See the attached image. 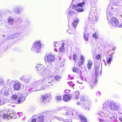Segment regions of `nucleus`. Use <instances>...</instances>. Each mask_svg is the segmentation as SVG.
Masks as SVG:
<instances>
[{"mask_svg":"<svg viewBox=\"0 0 122 122\" xmlns=\"http://www.w3.org/2000/svg\"><path fill=\"white\" fill-rule=\"evenodd\" d=\"M103 112L99 113L100 116L105 117L108 116V114L109 110L112 111H117L119 109V106L116 103L112 101H106L103 104Z\"/></svg>","mask_w":122,"mask_h":122,"instance_id":"obj_1","label":"nucleus"},{"mask_svg":"<svg viewBox=\"0 0 122 122\" xmlns=\"http://www.w3.org/2000/svg\"><path fill=\"white\" fill-rule=\"evenodd\" d=\"M36 69L38 71V72L39 75L43 77L45 79L46 82V83H44V84L43 80H41L43 81V86H44L45 84L47 85L46 83H51L53 81L54 77L53 76V74H51V75L50 76L48 74L47 75L46 73L47 72L46 69L43 65H42L38 64L36 67ZM47 85L48 87V85Z\"/></svg>","mask_w":122,"mask_h":122,"instance_id":"obj_2","label":"nucleus"},{"mask_svg":"<svg viewBox=\"0 0 122 122\" xmlns=\"http://www.w3.org/2000/svg\"><path fill=\"white\" fill-rule=\"evenodd\" d=\"M31 86L32 87V88H30V90H29V91L30 93L32 91H37L44 89L48 86V85L45 84L43 86L42 80H40L32 82L31 83Z\"/></svg>","mask_w":122,"mask_h":122,"instance_id":"obj_3","label":"nucleus"},{"mask_svg":"<svg viewBox=\"0 0 122 122\" xmlns=\"http://www.w3.org/2000/svg\"><path fill=\"white\" fill-rule=\"evenodd\" d=\"M112 4L110 2V3L108 5V7L107 8V19L109 20L113 17V15L110 12L111 11H113L117 9V6L118 5H116L114 4H113V5H112Z\"/></svg>","mask_w":122,"mask_h":122,"instance_id":"obj_4","label":"nucleus"},{"mask_svg":"<svg viewBox=\"0 0 122 122\" xmlns=\"http://www.w3.org/2000/svg\"><path fill=\"white\" fill-rule=\"evenodd\" d=\"M81 100V103H80L79 102H77L76 103L77 104L79 105L80 104L81 106L84 108L85 110H88L90 109V101L86 100H85L83 98Z\"/></svg>","mask_w":122,"mask_h":122,"instance_id":"obj_5","label":"nucleus"},{"mask_svg":"<svg viewBox=\"0 0 122 122\" xmlns=\"http://www.w3.org/2000/svg\"><path fill=\"white\" fill-rule=\"evenodd\" d=\"M41 44L40 41H37L34 43L31 48L33 51L39 52L41 51Z\"/></svg>","mask_w":122,"mask_h":122,"instance_id":"obj_6","label":"nucleus"},{"mask_svg":"<svg viewBox=\"0 0 122 122\" xmlns=\"http://www.w3.org/2000/svg\"><path fill=\"white\" fill-rule=\"evenodd\" d=\"M44 59L46 64L48 62L51 63L55 60V56L51 54L46 55L44 57Z\"/></svg>","mask_w":122,"mask_h":122,"instance_id":"obj_7","label":"nucleus"},{"mask_svg":"<svg viewBox=\"0 0 122 122\" xmlns=\"http://www.w3.org/2000/svg\"><path fill=\"white\" fill-rule=\"evenodd\" d=\"M88 20L92 24H93L98 21V18L96 16L94 17L92 14H90L88 17Z\"/></svg>","mask_w":122,"mask_h":122,"instance_id":"obj_8","label":"nucleus"},{"mask_svg":"<svg viewBox=\"0 0 122 122\" xmlns=\"http://www.w3.org/2000/svg\"><path fill=\"white\" fill-rule=\"evenodd\" d=\"M110 23L113 26L119 27L120 26L119 25V22L117 20L115 17H113L109 20Z\"/></svg>","mask_w":122,"mask_h":122,"instance_id":"obj_9","label":"nucleus"},{"mask_svg":"<svg viewBox=\"0 0 122 122\" xmlns=\"http://www.w3.org/2000/svg\"><path fill=\"white\" fill-rule=\"evenodd\" d=\"M51 96L49 94H47L44 95L42 96L41 99V102L43 103H45L47 100H48L51 98Z\"/></svg>","mask_w":122,"mask_h":122,"instance_id":"obj_10","label":"nucleus"},{"mask_svg":"<svg viewBox=\"0 0 122 122\" xmlns=\"http://www.w3.org/2000/svg\"><path fill=\"white\" fill-rule=\"evenodd\" d=\"M73 116L74 118H77L79 117L82 122H86V119L85 117L79 114L76 111L75 113H73Z\"/></svg>","mask_w":122,"mask_h":122,"instance_id":"obj_11","label":"nucleus"},{"mask_svg":"<svg viewBox=\"0 0 122 122\" xmlns=\"http://www.w3.org/2000/svg\"><path fill=\"white\" fill-rule=\"evenodd\" d=\"M20 83L19 81H12L10 83V84H13L14 88V89L16 90H18L20 88Z\"/></svg>","mask_w":122,"mask_h":122,"instance_id":"obj_12","label":"nucleus"},{"mask_svg":"<svg viewBox=\"0 0 122 122\" xmlns=\"http://www.w3.org/2000/svg\"><path fill=\"white\" fill-rule=\"evenodd\" d=\"M65 112L66 115H73V113L76 112V111L70 108H66L65 109Z\"/></svg>","mask_w":122,"mask_h":122,"instance_id":"obj_13","label":"nucleus"},{"mask_svg":"<svg viewBox=\"0 0 122 122\" xmlns=\"http://www.w3.org/2000/svg\"><path fill=\"white\" fill-rule=\"evenodd\" d=\"M9 114V117L10 119L16 118V113L13 111L12 110H10L8 112Z\"/></svg>","mask_w":122,"mask_h":122,"instance_id":"obj_14","label":"nucleus"},{"mask_svg":"<svg viewBox=\"0 0 122 122\" xmlns=\"http://www.w3.org/2000/svg\"><path fill=\"white\" fill-rule=\"evenodd\" d=\"M14 21V20L13 17H10L8 18V22L7 25L8 28H10L13 25Z\"/></svg>","mask_w":122,"mask_h":122,"instance_id":"obj_15","label":"nucleus"},{"mask_svg":"<svg viewBox=\"0 0 122 122\" xmlns=\"http://www.w3.org/2000/svg\"><path fill=\"white\" fill-rule=\"evenodd\" d=\"M87 28L85 27L84 29V32L83 37L85 41H88V38L89 37V33L87 31Z\"/></svg>","mask_w":122,"mask_h":122,"instance_id":"obj_16","label":"nucleus"},{"mask_svg":"<svg viewBox=\"0 0 122 122\" xmlns=\"http://www.w3.org/2000/svg\"><path fill=\"white\" fill-rule=\"evenodd\" d=\"M79 92L78 90H76L73 92L72 94V97L75 99L77 100L79 98Z\"/></svg>","mask_w":122,"mask_h":122,"instance_id":"obj_17","label":"nucleus"},{"mask_svg":"<svg viewBox=\"0 0 122 122\" xmlns=\"http://www.w3.org/2000/svg\"><path fill=\"white\" fill-rule=\"evenodd\" d=\"M108 114V116L106 117H109L110 119L113 120H115L117 118V116L116 114H114L112 113H110L109 114V112Z\"/></svg>","mask_w":122,"mask_h":122,"instance_id":"obj_18","label":"nucleus"},{"mask_svg":"<svg viewBox=\"0 0 122 122\" xmlns=\"http://www.w3.org/2000/svg\"><path fill=\"white\" fill-rule=\"evenodd\" d=\"M54 118L58 120L63 121L65 122H71L72 121V120L71 119H64L61 117L57 116L54 117Z\"/></svg>","mask_w":122,"mask_h":122,"instance_id":"obj_19","label":"nucleus"},{"mask_svg":"<svg viewBox=\"0 0 122 122\" xmlns=\"http://www.w3.org/2000/svg\"><path fill=\"white\" fill-rule=\"evenodd\" d=\"M13 10L15 13L18 14H20L21 13V10L19 6H16L14 7Z\"/></svg>","mask_w":122,"mask_h":122,"instance_id":"obj_20","label":"nucleus"},{"mask_svg":"<svg viewBox=\"0 0 122 122\" xmlns=\"http://www.w3.org/2000/svg\"><path fill=\"white\" fill-rule=\"evenodd\" d=\"M71 98V97L69 95H65L63 97V100L66 102L70 101Z\"/></svg>","mask_w":122,"mask_h":122,"instance_id":"obj_21","label":"nucleus"},{"mask_svg":"<svg viewBox=\"0 0 122 122\" xmlns=\"http://www.w3.org/2000/svg\"><path fill=\"white\" fill-rule=\"evenodd\" d=\"M93 65V62L90 60H88L87 64V67L89 70H90Z\"/></svg>","mask_w":122,"mask_h":122,"instance_id":"obj_22","label":"nucleus"},{"mask_svg":"<svg viewBox=\"0 0 122 122\" xmlns=\"http://www.w3.org/2000/svg\"><path fill=\"white\" fill-rule=\"evenodd\" d=\"M25 100L24 97H19L17 102V103L19 104L23 102Z\"/></svg>","mask_w":122,"mask_h":122,"instance_id":"obj_23","label":"nucleus"},{"mask_svg":"<svg viewBox=\"0 0 122 122\" xmlns=\"http://www.w3.org/2000/svg\"><path fill=\"white\" fill-rule=\"evenodd\" d=\"M69 14L68 15V17L69 18H71L72 17V16L75 14L74 12V9H73L71 11L68 13Z\"/></svg>","mask_w":122,"mask_h":122,"instance_id":"obj_24","label":"nucleus"},{"mask_svg":"<svg viewBox=\"0 0 122 122\" xmlns=\"http://www.w3.org/2000/svg\"><path fill=\"white\" fill-rule=\"evenodd\" d=\"M44 120L45 118L43 116H40L38 117L37 121L38 122H44Z\"/></svg>","mask_w":122,"mask_h":122,"instance_id":"obj_25","label":"nucleus"},{"mask_svg":"<svg viewBox=\"0 0 122 122\" xmlns=\"http://www.w3.org/2000/svg\"><path fill=\"white\" fill-rule=\"evenodd\" d=\"M79 21V20L78 19H77L75 20L72 23V26L74 28H75L77 25Z\"/></svg>","mask_w":122,"mask_h":122,"instance_id":"obj_26","label":"nucleus"},{"mask_svg":"<svg viewBox=\"0 0 122 122\" xmlns=\"http://www.w3.org/2000/svg\"><path fill=\"white\" fill-rule=\"evenodd\" d=\"M65 44L64 43H63L62 44L61 46L59 49V51L60 52L62 53L64 52L65 51L64 46Z\"/></svg>","mask_w":122,"mask_h":122,"instance_id":"obj_27","label":"nucleus"},{"mask_svg":"<svg viewBox=\"0 0 122 122\" xmlns=\"http://www.w3.org/2000/svg\"><path fill=\"white\" fill-rule=\"evenodd\" d=\"M2 117L4 119H7L8 120L9 119H10L9 117V114H7L6 113H3L2 115Z\"/></svg>","mask_w":122,"mask_h":122,"instance_id":"obj_28","label":"nucleus"},{"mask_svg":"<svg viewBox=\"0 0 122 122\" xmlns=\"http://www.w3.org/2000/svg\"><path fill=\"white\" fill-rule=\"evenodd\" d=\"M85 2H83L80 3H78L77 4V5H75V7H83L85 5Z\"/></svg>","mask_w":122,"mask_h":122,"instance_id":"obj_29","label":"nucleus"},{"mask_svg":"<svg viewBox=\"0 0 122 122\" xmlns=\"http://www.w3.org/2000/svg\"><path fill=\"white\" fill-rule=\"evenodd\" d=\"M75 7V9L76 11L78 12H82L84 11V10L82 7Z\"/></svg>","mask_w":122,"mask_h":122,"instance_id":"obj_30","label":"nucleus"},{"mask_svg":"<svg viewBox=\"0 0 122 122\" xmlns=\"http://www.w3.org/2000/svg\"><path fill=\"white\" fill-rule=\"evenodd\" d=\"M30 90V89H28V88H24L23 89V91L24 92V94H28L30 93V92L29 91V90Z\"/></svg>","mask_w":122,"mask_h":122,"instance_id":"obj_31","label":"nucleus"},{"mask_svg":"<svg viewBox=\"0 0 122 122\" xmlns=\"http://www.w3.org/2000/svg\"><path fill=\"white\" fill-rule=\"evenodd\" d=\"M20 35V33H17L15 34L14 35L10 36H9V38H10L13 39V38L14 37V36H15L17 37H19Z\"/></svg>","mask_w":122,"mask_h":122,"instance_id":"obj_32","label":"nucleus"},{"mask_svg":"<svg viewBox=\"0 0 122 122\" xmlns=\"http://www.w3.org/2000/svg\"><path fill=\"white\" fill-rule=\"evenodd\" d=\"M73 58L74 61L75 62H76L77 59V56L75 54H74L73 55Z\"/></svg>","mask_w":122,"mask_h":122,"instance_id":"obj_33","label":"nucleus"},{"mask_svg":"<svg viewBox=\"0 0 122 122\" xmlns=\"http://www.w3.org/2000/svg\"><path fill=\"white\" fill-rule=\"evenodd\" d=\"M79 70V68L76 67H74L73 68V71L76 73L78 72Z\"/></svg>","mask_w":122,"mask_h":122,"instance_id":"obj_34","label":"nucleus"},{"mask_svg":"<svg viewBox=\"0 0 122 122\" xmlns=\"http://www.w3.org/2000/svg\"><path fill=\"white\" fill-rule=\"evenodd\" d=\"M61 76H59L58 75L56 76L55 77V79L58 81H60L61 79Z\"/></svg>","mask_w":122,"mask_h":122,"instance_id":"obj_35","label":"nucleus"},{"mask_svg":"<svg viewBox=\"0 0 122 122\" xmlns=\"http://www.w3.org/2000/svg\"><path fill=\"white\" fill-rule=\"evenodd\" d=\"M112 57H110L108 58V59H107V63L108 64H110L111 63V62L112 60Z\"/></svg>","mask_w":122,"mask_h":122,"instance_id":"obj_36","label":"nucleus"},{"mask_svg":"<svg viewBox=\"0 0 122 122\" xmlns=\"http://www.w3.org/2000/svg\"><path fill=\"white\" fill-rule=\"evenodd\" d=\"M99 69L97 68H96V76H97L99 74Z\"/></svg>","mask_w":122,"mask_h":122,"instance_id":"obj_37","label":"nucleus"},{"mask_svg":"<svg viewBox=\"0 0 122 122\" xmlns=\"http://www.w3.org/2000/svg\"><path fill=\"white\" fill-rule=\"evenodd\" d=\"M92 36L93 37L95 38L96 39H97V38L98 36V34L96 33L93 34Z\"/></svg>","mask_w":122,"mask_h":122,"instance_id":"obj_38","label":"nucleus"},{"mask_svg":"<svg viewBox=\"0 0 122 122\" xmlns=\"http://www.w3.org/2000/svg\"><path fill=\"white\" fill-rule=\"evenodd\" d=\"M119 18L121 20V24H119V25H120V26H119V27H122V15H120L119 16Z\"/></svg>","mask_w":122,"mask_h":122,"instance_id":"obj_39","label":"nucleus"},{"mask_svg":"<svg viewBox=\"0 0 122 122\" xmlns=\"http://www.w3.org/2000/svg\"><path fill=\"white\" fill-rule=\"evenodd\" d=\"M61 96H57L56 97V99L58 102L61 100Z\"/></svg>","mask_w":122,"mask_h":122,"instance_id":"obj_40","label":"nucleus"},{"mask_svg":"<svg viewBox=\"0 0 122 122\" xmlns=\"http://www.w3.org/2000/svg\"><path fill=\"white\" fill-rule=\"evenodd\" d=\"M68 83L69 84V86H75V84L73 83L71 81L68 82Z\"/></svg>","mask_w":122,"mask_h":122,"instance_id":"obj_41","label":"nucleus"},{"mask_svg":"<svg viewBox=\"0 0 122 122\" xmlns=\"http://www.w3.org/2000/svg\"><path fill=\"white\" fill-rule=\"evenodd\" d=\"M12 97L14 100H16L18 96L16 95H13Z\"/></svg>","mask_w":122,"mask_h":122,"instance_id":"obj_42","label":"nucleus"},{"mask_svg":"<svg viewBox=\"0 0 122 122\" xmlns=\"http://www.w3.org/2000/svg\"><path fill=\"white\" fill-rule=\"evenodd\" d=\"M96 58L97 60H100L101 59V57L100 55H97L96 56Z\"/></svg>","mask_w":122,"mask_h":122,"instance_id":"obj_43","label":"nucleus"},{"mask_svg":"<svg viewBox=\"0 0 122 122\" xmlns=\"http://www.w3.org/2000/svg\"><path fill=\"white\" fill-rule=\"evenodd\" d=\"M54 47H58V43L56 42H54Z\"/></svg>","mask_w":122,"mask_h":122,"instance_id":"obj_44","label":"nucleus"},{"mask_svg":"<svg viewBox=\"0 0 122 122\" xmlns=\"http://www.w3.org/2000/svg\"><path fill=\"white\" fill-rule=\"evenodd\" d=\"M84 62L82 61H79L78 63V65L79 66H80L81 65H82L84 63Z\"/></svg>","mask_w":122,"mask_h":122,"instance_id":"obj_45","label":"nucleus"},{"mask_svg":"<svg viewBox=\"0 0 122 122\" xmlns=\"http://www.w3.org/2000/svg\"><path fill=\"white\" fill-rule=\"evenodd\" d=\"M81 61H82L84 62V60L85 57L84 56H81Z\"/></svg>","mask_w":122,"mask_h":122,"instance_id":"obj_46","label":"nucleus"},{"mask_svg":"<svg viewBox=\"0 0 122 122\" xmlns=\"http://www.w3.org/2000/svg\"><path fill=\"white\" fill-rule=\"evenodd\" d=\"M49 67L51 69H53L54 68V66L53 65L51 64V63L50 64L49 66Z\"/></svg>","mask_w":122,"mask_h":122,"instance_id":"obj_47","label":"nucleus"},{"mask_svg":"<svg viewBox=\"0 0 122 122\" xmlns=\"http://www.w3.org/2000/svg\"><path fill=\"white\" fill-rule=\"evenodd\" d=\"M97 81V80L96 79L95 80V83L94 82L93 83V84L92 85V84H91L90 85V86L92 88H93V86L94 85V83H95V84H96V82Z\"/></svg>","mask_w":122,"mask_h":122,"instance_id":"obj_48","label":"nucleus"},{"mask_svg":"<svg viewBox=\"0 0 122 122\" xmlns=\"http://www.w3.org/2000/svg\"><path fill=\"white\" fill-rule=\"evenodd\" d=\"M24 81L25 83H28V79L27 78H25L24 79Z\"/></svg>","mask_w":122,"mask_h":122,"instance_id":"obj_49","label":"nucleus"},{"mask_svg":"<svg viewBox=\"0 0 122 122\" xmlns=\"http://www.w3.org/2000/svg\"><path fill=\"white\" fill-rule=\"evenodd\" d=\"M17 115L19 116H21L23 115V113L22 112H18L17 113Z\"/></svg>","mask_w":122,"mask_h":122,"instance_id":"obj_50","label":"nucleus"},{"mask_svg":"<svg viewBox=\"0 0 122 122\" xmlns=\"http://www.w3.org/2000/svg\"><path fill=\"white\" fill-rule=\"evenodd\" d=\"M83 80H85L86 82H88H88H89V81H88L89 79H87L86 78H83Z\"/></svg>","mask_w":122,"mask_h":122,"instance_id":"obj_51","label":"nucleus"},{"mask_svg":"<svg viewBox=\"0 0 122 122\" xmlns=\"http://www.w3.org/2000/svg\"><path fill=\"white\" fill-rule=\"evenodd\" d=\"M99 120L100 122H106L105 120L101 119H99Z\"/></svg>","mask_w":122,"mask_h":122,"instance_id":"obj_52","label":"nucleus"},{"mask_svg":"<svg viewBox=\"0 0 122 122\" xmlns=\"http://www.w3.org/2000/svg\"><path fill=\"white\" fill-rule=\"evenodd\" d=\"M101 95V93L99 92H97V96H99Z\"/></svg>","mask_w":122,"mask_h":122,"instance_id":"obj_53","label":"nucleus"},{"mask_svg":"<svg viewBox=\"0 0 122 122\" xmlns=\"http://www.w3.org/2000/svg\"><path fill=\"white\" fill-rule=\"evenodd\" d=\"M31 121L32 122H36V119L33 118L32 119Z\"/></svg>","mask_w":122,"mask_h":122,"instance_id":"obj_54","label":"nucleus"},{"mask_svg":"<svg viewBox=\"0 0 122 122\" xmlns=\"http://www.w3.org/2000/svg\"><path fill=\"white\" fill-rule=\"evenodd\" d=\"M24 76L21 77L20 78V79L21 81H23L24 79Z\"/></svg>","mask_w":122,"mask_h":122,"instance_id":"obj_55","label":"nucleus"},{"mask_svg":"<svg viewBox=\"0 0 122 122\" xmlns=\"http://www.w3.org/2000/svg\"><path fill=\"white\" fill-rule=\"evenodd\" d=\"M4 102H2V101L0 99V106L3 104Z\"/></svg>","mask_w":122,"mask_h":122,"instance_id":"obj_56","label":"nucleus"},{"mask_svg":"<svg viewBox=\"0 0 122 122\" xmlns=\"http://www.w3.org/2000/svg\"><path fill=\"white\" fill-rule=\"evenodd\" d=\"M68 32L70 33H71V30L70 29H68Z\"/></svg>","mask_w":122,"mask_h":122,"instance_id":"obj_57","label":"nucleus"},{"mask_svg":"<svg viewBox=\"0 0 122 122\" xmlns=\"http://www.w3.org/2000/svg\"><path fill=\"white\" fill-rule=\"evenodd\" d=\"M116 49V47L115 46L113 47L112 48V50L113 51Z\"/></svg>","mask_w":122,"mask_h":122,"instance_id":"obj_58","label":"nucleus"},{"mask_svg":"<svg viewBox=\"0 0 122 122\" xmlns=\"http://www.w3.org/2000/svg\"><path fill=\"white\" fill-rule=\"evenodd\" d=\"M119 120H120L122 122V117H120L119 118Z\"/></svg>","mask_w":122,"mask_h":122,"instance_id":"obj_59","label":"nucleus"},{"mask_svg":"<svg viewBox=\"0 0 122 122\" xmlns=\"http://www.w3.org/2000/svg\"><path fill=\"white\" fill-rule=\"evenodd\" d=\"M54 51L55 52H57V50L55 48L54 49Z\"/></svg>","mask_w":122,"mask_h":122,"instance_id":"obj_60","label":"nucleus"},{"mask_svg":"<svg viewBox=\"0 0 122 122\" xmlns=\"http://www.w3.org/2000/svg\"><path fill=\"white\" fill-rule=\"evenodd\" d=\"M77 82L78 83L80 84H82V82H80L78 81H77Z\"/></svg>","mask_w":122,"mask_h":122,"instance_id":"obj_61","label":"nucleus"},{"mask_svg":"<svg viewBox=\"0 0 122 122\" xmlns=\"http://www.w3.org/2000/svg\"><path fill=\"white\" fill-rule=\"evenodd\" d=\"M71 79H73V77H71Z\"/></svg>","mask_w":122,"mask_h":122,"instance_id":"obj_62","label":"nucleus"},{"mask_svg":"<svg viewBox=\"0 0 122 122\" xmlns=\"http://www.w3.org/2000/svg\"><path fill=\"white\" fill-rule=\"evenodd\" d=\"M68 76L69 77H70V75H69Z\"/></svg>","mask_w":122,"mask_h":122,"instance_id":"obj_63","label":"nucleus"}]
</instances>
